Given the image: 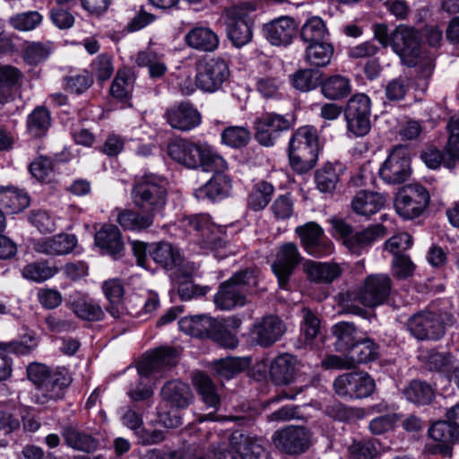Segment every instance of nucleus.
I'll return each instance as SVG.
<instances>
[{
    "label": "nucleus",
    "mask_w": 459,
    "mask_h": 459,
    "mask_svg": "<svg viewBox=\"0 0 459 459\" xmlns=\"http://www.w3.org/2000/svg\"><path fill=\"white\" fill-rule=\"evenodd\" d=\"M167 152L173 160L188 169L202 168L203 170L228 169L225 160L206 143H194L181 137L174 138L168 143Z\"/></svg>",
    "instance_id": "f257e3e1"
},
{
    "label": "nucleus",
    "mask_w": 459,
    "mask_h": 459,
    "mask_svg": "<svg viewBox=\"0 0 459 459\" xmlns=\"http://www.w3.org/2000/svg\"><path fill=\"white\" fill-rule=\"evenodd\" d=\"M318 152V134L315 127L301 126L292 134L288 154L293 170L303 174L312 169L316 164Z\"/></svg>",
    "instance_id": "f03ea898"
},
{
    "label": "nucleus",
    "mask_w": 459,
    "mask_h": 459,
    "mask_svg": "<svg viewBox=\"0 0 459 459\" xmlns=\"http://www.w3.org/2000/svg\"><path fill=\"white\" fill-rule=\"evenodd\" d=\"M131 196L137 208L155 217L167 204L166 181L153 174L144 175L135 180Z\"/></svg>",
    "instance_id": "7ed1b4c3"
},
{
    "label": "nucleus",
    "mask_w": 459,
    "mask_h": 459,
    "mask_svg": "<svg viewBox=\"0 0 459 459\" xmlns=\"http://www.w3.org/2000/svg\"><path fill=\"white\" fill-rule=\"evenodd\" d=\"M393 289L391 277L385 273L368 275L354 291H348V299H354L367 307H375L384 304Z\"/></svg>",
    "instance_id": "20e7f679"
},
{
    "label": "nucleus",
    "mask_w": 459,
    "mask_h": 459,
    "mask_svg": "<svg viewBox=\"0 0 459 459\" xmlns=\"http://www.w3.org/2000/svg\"><path fill=\"white\" fill-rule=\"evenodd\" d=\"M331 222L342 244L351 253L357 255L387 233L385 227L381 224L371 225L362 230L355 231L351 225L342 219L333 218Z\"/></svg>",
    "instance_id": "39448f33"
},
{
    "label": "nucleus",
    "mask_w": 459,
    "mask_h": 459,
    "mask_svg": "<svg viewBox=\"0 0 459 459\" xmlns=\"http://www.w3.org/2000/svg\"><path fill=\"white\" fill-rule=\"evenodd\" d=\"M254 10L255 5L247 2L234 5L225 11L227 36L237 48L247 45L252 39L253 22L248 13Z\"/></svg>",
    "instance_id": "423d86ee"
},
{
    "label": "nucleus",
    "mask_w": 459,
    "mask_h": 459,
    "mask_svg": "<svg viewBox=\"0 0 459 459\" xmlns=\"http://www.w3.org/2000/svg\"><path fill=\"white\" fill-rule=\"evenodd\" d=\"M429 202L430 195L426 187L419 184H408L396 194L394 208L403 219L412 220L424 212Z\"/></svg>",
    "instance_id": "0eeeda50"
},
{
    "label": "nucleus",
    "mask_w": 459,
    "mask_h": 459,
    "mask_svg": "<svg viewBox=\"0 0 459 459\" xmlns=\"http://www.w3.org/2000/svg\"><path fill=\"white\" fill-rule=\"evenodd\" d=\"M421 37L413 27L399 25L391 34V47L409 67L417 65L421 54Z\"/></svg>",
    "instance_id": "6e6552de"
},
{
    "label": "nucleus",
    "mask_w": 459,
    "mask_h": 459,
    "mask_svg": "<svg viewBox=\"0 0 459 459\" xmlns=\"http://www.w3.org/2000/svg\"><path fill=\"white\" fill-rule=\"evenodd\" d=\"M335 393L344 398L363 399L372 395L376 382L364 371H354L339 376L333 382Z\"/></svg>",
    "instance_id": "1a4fd4ad"
},
{
    "label": "nucleus",
    "mask_w": 459,
    "mask_h": 459,
    "mask_svg": "<svg viewBox=\"0 0 459 459\" xmlns=\"http://www.w3.org/2000/svg\"><path fill=\"white\" fill-rule=\"evenodd\" d=\"M229 76V65L221 57L204 58L196 64V85L204 91L219 90Z\"/></svg>",
    "instance_id": "9d476101"
},
{
    "label": "nucleus",
    "mask_w": 459,
    "mask_h": 459,
    "mask_svg": "<svg viewBox=\"0 0 459 459\" xmlns=\"http://www.w3.org/2000/svg\"><path fill=\"white\" fill-rule=\"evenodd\" d=\"M184 226L190 233L195 234L196 241L202 248L217 250L225 245L221 229L206 214L185 218Z\"/></svg>",
    "instance_id": "9b49d317"
},
{
    "label": "nucleus",
    "mask_w": 459,
    "mask_h": 459,
    "mask_svg": "<svg viewBox=\"0 0 459 459\" xmlns=\"http://www.w3.org/2000/svg\"><path fill=\"white\" fill-rule=\"evenodd\" d=\"M407 328L415 338L420 341L439 340L446 332L441 316L429 310L412 315L407 321Z\"/></svg>",
    "instance_id": "f8f14e48"
},
{
    "label": "nucleus",
    "mask_w": 459,
    "mask_h": 459,
    "mask_svg": "<svg viewBox=\"0 0 459 459\" xmlns=\"http://www.w3.org/2000/svg\"><path fill=\"white\" fill-rule=\"evenodd\" d=\"M311 437V432L305 427L291 425L277 430L272 441L283 453L299 455L309 448Z\"/></svg>",
    "instance_id": "ddd939ff"
},
{
    "label": "nucleus",
    "mask_w": 459,
    "mask_h": 459,
    "mask_svg": "<svg viewBox=\"0 0 459 459\" xmlns=\"http://www.w3.org/2000/svg\"><path fill=\"white\" fill-rule=\"evenodd\" d=\"M178 351L171 347H160L143 358L137 366L138 372L144 377H163L178 361Z\"/></svg>",
    "instance_id": "4468645a"
},
{
    "label": "nucleus",
    "mask_w": 459,
    "mask_h": 459,
    "mask_svg": "<svg viewBox=\"0 0 459 459\" xmlns=\"http://www.w3.org/2000/svg\"><path fill=\"white\" fill-rule=\"evenodd\" d=\"M302 255L297 244L285 242L281 244L276 252L272 270L276 275L279 286L286 289L294 270L301 264Z\"/></svg>",
    "instance_id": "2eb2a0df"
},
{
    "label": "nucleus",
    "mask_w": 459,
    "mask_h": 459,
    "mask_svg": "<svg viewBox=\"0 0 459 459\" xmlns=\"http://www.w3.org/2000/svg\"><path fill=\"white\" fill-rule=\"evenodd\" d=\"M295 233L299 236L303 248L311 255H326L333 249V243L325 235L323 228L315 221L297 227Z\"/></svg>",
    "instance_id": "dca6fc26"
},
{
    "label": "nucleus",
    "mask_w": 459,
    "mask_h": 459,
    "mask_svg": "<svg viewBox=\"0 0 459 459\" xmlns=\"http://www.w3.org/2000/svg\"><path fill=\"white\" fill-rule=\"evenodd\" d=\"M381 178L389 184H401L411 175L410 159L407 150L396 146L379 169Z\"/></svg>",
    "instance_id": "f3484780"
},
{
    "label": "nucleus",
    "mask_w": 459,
    "mask_h": 459,
    "mask_svg": "<svg viewBox=\"0 0 459 459\" xmlns=\"http://www.w3.org/2000/svg\"><path fill=\"white\" fill-rule=\"evenodd\" d=\"M290 121L282 115L265 113L255 122V138L264 146L273 145L279 134L290 128Z\"/></svg>",
    "instance_id": "a211bd4d"
},
{
    "label": "nucleus",
    "mask_w": 459,
    "mask_h": 459,
    "mask_svg": "<svg viewBox=\"0 0 459 459\" xmlns=\"http://www.w3.org/2000/svg\"><path fill=\"white\" fill-rule=\"evenodd\" d=\"M286 331L284 323L276 316H265L255 322L250 336L253 343L268 348L278 342Z\"/></svg>",
    "instance_id": "6ab92c4d"
},
{
    "label": "nucleus",
    "mask_w": 459,
    "mask_h": 459,
    "mask_svg": "<svg viewBox=\"0 0 459 459\" xmlns=\"http://www.w3.org/2000/svg\"><path fill=\"white\" fill-rule=\"evenodd\" d=\"M229 442L230 448L241 459H267V452L263 440L256 436L242 430H235L230 434Z\"/></svg>",
    "instance_id": "aec40b11"
},
{
    "label": "nucleus",
    "mask_w": 459,
    "mask_h": 459,
    "mask_svg": "<svg viewBox=\"0 0 459 459\" xmlns=\"http://www.w3.org/2000/svg\"><path fill=\"white\" fill-rule=\"evenodd\" d=\"M166 122L175 130L190 131L202 122L200 112L189 102H181L168 108L164 114Z\"/></svg>",
    "instance_id": "412c9836"
},
{
    "label": "nucleus",
    "mask_w": 459,
    "mask_h": 459,
    "mask_svg": "<svg viewBox=\"0 0 459 459\" xmlns=\"http://www.w3.org/2000/svg\"><path fill=\"white\" fill-rule=\"evenodd\" d=\"M72 377L66 371H53L39 390L40 395L37 403L45 404L48 401H57L65 396V389L71 385Z\"/></svg>",
    "instance_id": "4be33fe9"
},
{
    "label": "nucleus",
    "mask_w": 459,
    "mask_h": 459,
    "mask_svg": "<svg viewBox=\"0 0 459 459\" xmlns=\"http://www.w3.org/2000/svg\"><path fill=\"white\" fill-rule=\"evenodd\" d=\"M102 290L108 301V313L116 319H120L129 312L124 303L125 288L119 279H109L102 284Z\"/></svg>",
    "instance_id": "5701e85b"
},
{
    "label": "nucleus",
    "mask_w": 459,
    "mask_h": 459,
    "mask_svg": "<svg viewBox=\"0 0 459 459\" xmlns=\"http://www.w3.org/2000/svg\"><path fill=\"white\" fill-rule=\"evenodd\" d=\"M95 244L103 253L111 256H120L125 245L119 229L112 224H104L94 237Z\"/></svg>",
    "instance_id": "b1692460"
},
{
    "label": "nucleus",
    "mask_w": 459,
    "mask_h": 459,
    "mask_svg": "<svg viewBox=\"0 0 459 459\" xmlns=\"http://www.w3.org/2000/svg\"><path fill=\"white\" fill-rule=\"evenodd\" d=\"M385 204V198L377 192L360 190L351 200L352 211L360 216L369 218L378 212Z\"/></svg>",
    "instance_id": "393cba45"
},
{
    "label": "nucleus",
    "mask_w": 459,
    "mask_h": 459,
    "mask_svg": "<svg viewBox=\"0 0 459 459\" xmlns=\"http://www.w3.org/2000/svg\"><path fill=\"white\" fill-rule=\"evenodd\" d=\"M225 170H205L213 173V176L205 185L195 190L196 198L214 201L226 196L230 189V180L223 174Z\"/></svg>",
    "instance_id": "a878e982"
},
{
    "label": "nucleus",
    "mask_w": 459,
    "mask_h": 459,
    "mask_svg": "<svg viewBox=\"0 0 459 459\" xmlns=\"http://www.w3.org/2000/svg\"><path fill=\"white\" fill-rule=\"evenodd\" d=\"M185 43L195 50L212 52L218 48L220 39L212 29L205 26H196L185 35Z\"/></svg>",
    "instance_id": "bb28decb"
},
{
    "label": "nucleus",
    "mask_w": 459,
    "mask_h": 459,
    "mask_svg": "<svg viewBox=\"0 0 459 459\" xmlns=\"http://www.w3.org/2000/svg\"><path fill=\"white\" fill-rule=\"evenodd\" d=\"M297 359L289 353L277 356L270 365V377L275 385L290 384L296 375Z\"/></svg>",
    "instance_id": "cd10ccee"
},
{
    "label": "nucleus",
    "mask_w": 459,
    "mask_h": 459,
    "mask_svg": "<svg viewBox=\"0 0 459 459\" xmlns=\"http://www.w3.org/2000/svg\"><path fill=\"white\" fill-rule=\"evenodd\" d=\"M214 303L221 310H230L244 306L247 303V296L231 279H229L220 285L214 296Z\"/></svg>",
    "instance_id": "c85d7f7f"
},
{
    "label": "nucleus",
    "mask_w": 459,
    "mask_h": 459,
    "mask_svg": "<svg viewBox=\"0 0 459 459\" xmlns=\"http://www.w3.org/2000/svg\"><path fill=\"white\" fill-rule=\"evenodd\" d=\"M296 23L290 17H280L265 25L266 38L275 46L290 43L295 31Z\"/></svg>",
    "instance_id": "c756f323"
},
{
    "label": "nucleus",
    "mask_w": 459,
    "mask_h": 459,
    "mask_svg": "<svg viewBox=\"0 0 459 459\" xmlns=\"http://www.w3.org/2000/svg\"><path fill=\"white\" fill-rule=\"evenodd\" d=\"M77 245V238L74 235L59 234L38 241L34 249L41 254L48 255H60L72 252Z\"/></svg>",
    "instance_id": "7c9ffc66"
},
{
    "label": "nucleus",
    "mask_w": 459,
    "mask_h": 459,
    "mask_svg": "<svg viewBox=\"0 0 459 459\" xmlns=\"http://www.w3.org/2000/svg\"><path fill=\"white\" fill-rule=\"evenodd\" d=\"M302 268L307 278L316 283H331L342 274V269L337 264L307 260Z\"/></svg>",
    "instance_id": "2f4dec72"
},
{
    "label": "nucleus",
    "mask_w": 459,
    "mask_h": 459,
    "mask_svg": "<svg viewBox=\"0 0 459 459\" xmlns=\"http://www.w3.org/2000/svg\"><path fill=\"white\" fill-rule=\"evenodd\" d=\"M160 394L164 401L177 408L187 407L194 399L190 386L178 380L167 382L163 385Z\"/></svg>",
    "instance_id": "473e14b6"
},
{
    "label": "nucleus",
    "mask_w": 459,
    "mask_h": 459,
    "mask_svg": "<svg viewBox=\"0 0 459 459\" xmlns=\"http://www.w3.org/2000/svg\"><path fill=\"white\" fill-rule=\"evenodd\" d=\"M179 328L182 332L195 337L212 335L218 321L205 315L186 316L179 320Z\"/></svg>",
    "instance_id": "72a5a7b5"
},
{
    "label": "nucleus",
    "mask_w": 459,
    "mask_h": 459,
    "mask_svg": "<svg viewBox=\"0 0 459 459\" xmlns=\"http://www.w3.org/2000/svg\"><path fill=\"white\" fill-rule=\"evenodd\" d=\"M152 259L165 269L171 270L182 262L179 250L169 242H159L150 251Z\"/></svg>",
    "instance_id": "f704fd0d"
},
{
    "label": "nucleus",
    "mask_w": 459,
    "mask_h": 459,
    "mask_svg": "<svg viewBox=\"0 0 459 459\" xmlns=\"http://www.w3.org/2000/svg\"><path fill=\"white\" fill-rule=\"evenodd\" d=\"M30 204V198L23 190L14 186L2 187L0 190V205L12 213L23 211Z\"/></svg>",
    "instance_id": "c9c22d12"
},
{
    "label": "nucleus",
    "mask_w": 459,
    "mask_h": 459,
    "mask_svg": "<svg viewBox=\"0 0 459 459\" xmlns=\"http://www.w3.org/2000/svg\"><path fill=\"white\" fill-rule=\"evenodd\" d=\"M68 306L77 317L84 321H100L105 315L100 305L87 297H79Z\"/></svg>",
    "instance_id": "e433bc0d"
},
{
    "label": "nucleus",
    "mask_w": 459,
    "mask_h": 459,
    "mask_svg": "<svg viewBox=\"0 0 459 459\" xmlns=\"http://www.w3.org/2000/svg\"><path fill=\"white\" fill-rule=\"evenodd\" d=\"M322 94L328 100H341L347 97L351 91L350 79L341 75L334 74L321 81Z\"/></svg>",
    "instance_id": "4c0bfd02"
},
{
    "label": "nucleus",
    "mask_w": 459,
    "mask_h": 459,
    "mask_svg": "<svg viewBox=\"0 0 459 459\" xmlns=\"http://www.w3.org/2000/svg\"><path fill=\"white\" fill-rule=\"evenodd\" d=\"M50 126L51 114L46 107H36L27 117V131L33 137L44 136Z\"/></svg>",
    "instance_id": "58836bf2"
},
{
    "label": "nucleus",
    "mask_w": 459,
    "mask_h": 459,
    "mask_svg": "<svg viewBox=\"0 0 459 459\" xmlns=\"http://www.w3.org/2000/svg\"><path fill=\"white\" fill-rule=\"evenodd\" d=\"M194 385L207 407L216 411L220 405V396L212 380L204 373H197L194 377Z\"/></svg>",
    "instance_id": "ea45409f"
},
{
    "label": "nucleus",
    "mask_w": 459,
    "mask_h": 459,
    "mask_svg": "<svg viewBox=\"0 0 459 459\" xmlns=\"http://www.w3.org/2000/svg\"><path fill=\"white\" fill-rule=\"evenodd\" d=\"M153 219L154 216L149 212L124 210L118 212L117 221L125 230H143L152 225Z\"/></svg>",
    "instance_id": "a19ab883"
},
{
    "label": "nucleus",
    "mask_w": 459,
    "mask_h": 459,
    "mask_svg": "<svg viewBox=\"0 0 459 459\" xmlns=\"http://www.w3.org/2000/svg\"><path fill=\"white\" fill-rule=\"evenodd\" d=\"M58 271L55 264H49L47 261H37L26 264L22 270V275L28 281L41 283L53 278Z\"/></svg>",
    "instance_id": "79ce46f5"
},
{
    "label": "nucleus",
    "mask_w": 459,
    "mask_h": 459,
    "mask_svg": "<svg viewBox=\"0 0 459 459\" xmlns=\"http://www.w3.org/2000/svg\"><path fill=\"white\" fill-rule=\"evenodd\" d=\"M63 437L66 445L75 450L91 453L99 446V443L94 437L72 427L64 429Z\"/></svg>",
    "instance_id": "37998d69"
},
{
    "label": "nucleus",
    "mask_w": 459,
    "mask_h": 459,
    "mask_svg": "<svg viewBox=\"0 0 459 459\" xmlns=\"http://www.w3.org/2000/svg\"><path fill=\"white\" fill-rule=\"evenodd\" d=\"M274 192L271 183L260 181L254 185L247 196V207L258 212L264 210L270 203Z\"/></svg>",
    "instance_id": "c03bdc74"
},
{
    "label": "nucleus",
    "mask_w": 459,
    "mask_h": 459,
    "mask_svg": "<svg viewBox=\"0 0 459 459\" xmlns=\"http://www.w3.org/2000/svg\"><path fill=\"white\" fill-rule=\"evenodd\" d=\"M332 333L336 338L335 348L341 352H348L359 341L356 337L357 329L351 323H338L333 326Z\"/></svg>",
    "instance_id": "a18cd8bd"
},
{
    "label": "nucleus",
    "mask_w": 459,
    "mask_h": 459,
    "mask_svg": "<svg viewBox=\"0 0 459 459\" xmlns=\"http://www.w3.org/2000/svg\"><path fill=\"white\" fill-rule=\"evenodd\" d=\"M341 165L326 163L316 172V183L319 191L332 193L340 181Z\"/></svg>",
    "instance_id": "49530a36"
},
{
    "label": "nucleus",
    "mask_w": 459,
    "mask_h": 459,
    "mask_svg": "<svg viewBox=\"0 0 459 459\" xmlns=\"http://www.w3.org/2000/svg\"><path fill=\"white\" fill-rule=\"evenodd\" d=\"M249 358H225L213 364L215 373L223 379H230L250 366Z\"/></svg>",
    "instance_id": "de8ad7c7"
},
{
    "label": "nucleus",
    "mask_w": 459,
    "mask_h": 459,
    "mask_svg": "<svg viewBox=\"0 0 459 459\" xmlns=\"http://www.w3.org/2000/svg\"><path fill=\"white\" fill-rule=\"evenodd\" d=\"M347 353L351 357L353 367L356 368L359 364L375 360L378 356V346L371 339L366 338L358 341Z\"/></svg>",
    "instance_id": "09e8293b"
},
{
    "label": "nucleus",
    "mask_w": 459,
    "mask_h": 459,
    "mask_svg": "<svg viewBox=\"0 0 459 459\" xmlns=\"http://www.w3.org/2000/svg\"><path fill=\"white\" fill-rule=\"evenodd\" d=\"M51 52V42L26 41L22 51V57L27 64L36 65L45 61Z\"/></svg>",
    "instance_id": "8fccbe9b"
},
{
    "label": "nucleus",
    "mask_w": 459,
    "mask_h": 459,
    "mask_svg": "<svg viewBox=\"0 0 459 459\" xmlns=\"http://www.w3.org/2000/svg\"><path fill=\"white\" fill-rule=\"evenodd\" d=\"M333 55V47L326 42L310 44L306 52L307 61L314 66H326Z\"/></svg>",
    "instance_id": "3c124183"
},
{
    "label": "nucleus",
    "mask_w": 459,
    "mask_h": 459,
    "mask_svg": "<svg viewBox=\"0 0 459 459\" xmlns=\"http://www.w3.org/2000/svg\"><path fill=\"white\" fill-rule=\"evenodd\" d=\"M429 437L439 443L453 445L459 442V430L449 420H439L429 429Z\"/></svg>",
    "instance_id": "603ef678"
},
{
    "label": "nucleus",
    "mask_w": 459,
    "mask_h": 459,
    "mask_svg": "<svg viewBox=\"0 0 459 459\" xmlns=\"http://www.w3.org/2000/svg\"><path fill=\"white\" fill-rule=\"evenodd\" d=\"M406 398L414 403L428 404L434 397V392L431 386L420 380H412L403 391Z\"/></svg>",
    "instance_id": "864d4df0"
},
{
    "label": "nucleus",
    "mask_w": 459,
    "mask_h": 459,
    "mask_svg": "<svg viewBox=\"0 0 459 459\" xmlns=\"http://www.w3.org/2000/svg\"><path fill=\"white\" fill-rule=\"evenodd\" d=\"M448 139L445 147L446 155L452 161H459V114L451 116L446 124Z\"/></svg>",
    "instance_id": "5fc2aeb1"
},
{
    "label": "nucleus",
    "mask_w": 459,
    "mask_h": 459,
    "mask_svg": "<svg viewBox=\"0 0 459 459\" xmlns=\"http://www.w3.org/2000/svg\"><path fill=\"white\" fill-rule=\"evenodd\" d=\"M43 20V16L37 11H29L13 15L9 23L13 29L19 31H30L38 28Z\"/></svg>",
    "instance_id": "6e6d98bb"
},
{
    "label": "nucleus",
    "mask_w": 459,
    "mask_h": 459,
    "mask_svg": "<svg viewBox=\"0 0 459 459\" xmlns=\"http://www.w3.org/2000/svg\"><path fill=\"white\" fill-rule=\"evenodd\" d=\"M321 76L317 70L301 69L292 75V84L300 91H308L321 84Z\"/></svg>",
    "instance_id": "4d7b16f0"
},
{
    "label": "nucleus",
    "mask_w": 459,
    "mask_h": 459,
    "mask_svg": "<svg viewBox=\"0 0 459 459\" xmlns=\"http://www.w3.org/2000/svg\"><path fill=\"white\" fill-rule=\"evenodd\" d=\"M326 33L325 25L322 19L312 17L302 26L301 39L310 44L322 42Z\"/></svg>",
    "instance_id": "13d9d810"
},
{
    "label": "nucleus",
    "mask_w": 459,
    "mask_h": 459,
    "mask_svg": "<svg viewBox=\"0 0 459 459\" xmlns=\"http://www.w3.org/2000/svg\"><path fill=\"white\" fill-rule=\"evenodd\" d=\"M348 454L351 459H375L379 452L373 440L361 439L352 441L348 447Z\"/></svg>",
    "instance_id": "bf43d9fd"
},
{
    "label": "nucleus",
    "mask_w": 459,
    "mask_h": 459,
    "mask_svg": "<svg viewBox=\"0 0 459 459\" xmlns=\"http://www.w3.org/2000/svg\"><path fill=\"white\" fill-rule=\"evenodd\" d=\"M29 169L38 180L49 182L55 173L54 160L48 156H39L30 163Z\"/></svg>",
    "instance_id": "052dcab7"
},
{
    "label": "nucleus",
    "mask_w": 459,
    "mask_h": 459,
    "mask_svg": "<svg viewBox=\"0 0 459 459\" xmlns=\"http://www.w3.org/2000/svg\"><path fill=\"white\" fill-rule=\"evenodd\" d=\"M301 315V332L304 336V341L307 344H310L320 332V320L308 307H303Z\"/></svg>",
    "instance_id": "680f3d73"
},
{
    "label": "nucleus",
    "mask_w": 459,
    "mask_h": 459,
    "mask_svg": "<svg viewBox=\"0 0 459 459\" xmlns=\"http://www.w3.org/2000/svg\"><path fill=\"white\" fill-rule=\"evenodd\" d=\"M259 271L255 268H248L234 273L230 278L238 288L243 292L255 291L258 287Z\"/></svg>",
    "instance_id": "e2e57ef3"
},
{
    "label": "nucleus",
    "mask_w": 459,
    "mask_h": 459,
    "mask_svg": "<svg viewBox=\"0 0 459 459\" xmlns=\"http://www.w3.org/2000/svg\"><path fill=\"white\" fill-rule=\"evenodd\" d=\"M65 90L70 93L82 94L92 84L93 78L87 71L75 75H69L64 78Z\"/></svg>",
    "instance_id": "0e129e2a"
},
{
    "label": "nucleus",
    "mask_w": 459,
    "mask_h": 459,
    "mask_svg": "<svg viewBox=\"0 0 459 459\" xmlns=\"http://www.w3.org/2000/svg\"><path fill=\"white\" fill-rule=\"evenodd\" d=\"M134 78L125 71H118L110 87V93L118 100H124L133 89Z\"/></svg>",
    "instance_id": "69168bd1"
},
{
    "label": "nucleus",
    "mask_w": 459,
    "mask_h": 459,
    "mask_svg": "<svg viewBox=\"0 0 459 459\" xmlns=\"http://www.w3.org/2000/svg\"><path fill=\"white\" fill-rule=\"evenodd\" d=\"M222 142L234 148L245 146L249 139V131L243 126H229L221 134Z\"/></svg>",
    "instance_id": "338daca9"
},
{
    "label": "nucleus",
    "mask_w": 459,
    "mask_h": 459,
    "mask_svg": "<svg viewBox=\"0 0 459 459\" xmlns=\"http://www.w3.org/2000/svg\"><path fill=\"white\" fill-rule=\"evenodd\" d=\"M370 117V100L365 94H356L349 100L345 117Z\"/></svg>",
    "instance_id": "774afa93"
}]
</instances>
